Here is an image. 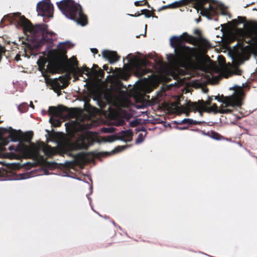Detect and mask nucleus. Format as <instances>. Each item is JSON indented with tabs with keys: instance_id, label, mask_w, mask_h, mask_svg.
Wrapping results in <instances>:
<instances>
[{
	"instance_id": "obj_1",
	"label": "nucleus",
	"mask_w": 257,
	"mask_h": 257,
	"mask_svg": "<svg viewBox=\"0 0 257 257\" xmlns=\"http://www.w3.org/2000/svg\"><path fill=\"white\" fill-rule=\"evenodd\" d=\"M197 38L185 32L179 37L173 36L170 39V45L174 49L175 55L171 54L170 59L183 67L193 64L200 59V53L198 48L190 47L184 44V42L196 45Z\"/></svg>"
},
{
	"instance_id": "obj_2",
	"label": "nucleus",
	"mask_w": 257,
	"mask_h": 257,
	"mask_svg": "<svg viewBox=\"0 0 257 257\" xmlns=\"http://www.w3.org/2000/svg\"><path fill=\"white\" fill-rule=\"evenodd\" d=\"M13 20L17 22L19 25L22 26L24 32L29 34L31 38L30 42H23L25 47L30 50L37 49L41 47L44 43L52 44L53 37L56 34L48 30V26L45 24L33 25L25 16L17 13L13 15Z\"/></svg>"
},
{
	"instance_id": "obj_3",
	"label": "nucleus",
	"mask_w": 257,
	"mask_h": 257,
	"mask_svg": "<svg viewBox=\"0 0 257 257\" xmlns=\"http://www.w3.org/2000/svg\"><path fill=\"white\" fill-rule=\"evenodd\" d=\"M51 61L49 63L47 68L52 73H56L59 70L64 69L66 71L73 72L79 76H82L83 74L89 76L90 69L86 66L81 68L78 67V62L75 57H73L68 60L66 51L61 47L51 51Z\"/></svg>"
},
{
	"instance_id": "obj_4",
	"label": "nucleus",
	"mask_w": 257,
	"mask_h": 257,
	"mask_svg": "<svg viewBox=\"0 0 257 257\" xmlns=\"http://www.w3.org/2000/svg\"><path fill=\"white\" fill-rule=\"evenodd\" d=\"M57 5L63 15L67 18L74 20L82 26L88 24V19L82 11L81 6L73 0H62L57 3Z\"/></svg>"
},
{
	"instance_id": "obj_5",
	"label": "nucleus",
	"mask_w": 257,
	"mask_h": 257,
	"mask_svg": "<svg viewBox=\"0 0 257 257\" xmlns=\"http://www.w3.org/2000/svg\"><path fill=\"white\" fill-rule=\"evenodd\" d=\"M194 5V8L201 10L202 16H206L209 19H212L217 15L218 6L216 3H210V0H181L169 5L168 8H178L190 4Z\"/></svg>"
},
{
	"instance_id": "obj_6",
	"label": "nucleus",
	"mask_w": 257,
	"mask_h": 257,
	"mask_svg": "<svg viewBox=\"0 0 257 257\" xmlns=\"http://www.w3.org/2000/svg\"><path fill=\"white\" fill-rule=\"evenodd\" d=\"M94 142V139L91 136L86 134L81 136L75 142L70 140L64 142L61 145L60 148L65 153L75 150H86L90 146L93 145Z\"/></svg>"
},
{
	"instance_id": "obj_7",
	"label": "nucleus",
	"mask_w": 257,
	"mask_h": 257,
	"mask_svg": "<svg viewBox=\"0 0 257 257\" xmlns=\"http://www.w3.org/2000/svg\"><path fill=\"white\" fill-rule=\"evenodd\" d=\"M242 92L241 91L235 92L229 96H223L220 98L218 96L215 97V99L219 102H222L225 107H240L242 104Z\"/></svg>"
},
{
	"instance_id": "obj_8",
	"label": "nucleus",
	"mask_w": 257,
	"mask_h": 257,
	"mask_svg": "<svg viewBox=\"0 0 257 257\" xmlns=\"http://www.w3.org/2000/svg\"><path fill=\"white\" fill-rule=\"evenodd\" d=\"M49 114L56 117L64 116L67 118H74L75 111L73 108H69L65 106L60 105L58 106H50L48 110Z\"/></svg>"
},
{
	"instance_id": "obj_9",
	"label": "nucleus",
	"mask_w": 257,
	"mask_h": 257,
	"mask_svg": "<svg viewBox=\"0 0 257 257\" xmlns=\"http://www.w3.org/2000/svg\"><path fill=\"white\" fill-rule=\"evenodd\" d=\"M7 133H9L8 138H4L2 139V145L0 144V151L4 150V146L6 145L9 142V139L12 142L19 141L21 138L22 132L13 130L12 127L9 129L0 127V136H3Z\"/></svg>"
},
{
	"instance_id": "obj_10",
	"label": "nucleus",
	"mask_w": 257,
	"mask_h": 257,
	"mask_svg": "<svg viewBox=\"0 0 257 257\" xmlns=\"http://www.w3.org/2000/svg\"><path fill=\"white\" fill-rule=\"evenodd\" d=\"M37 11L38 14L42 17L52 18L53 14V6L51 4L50 0L41 1L37 4Z\"/></svg>"
},
{
	"instance_id": "obj_11",
	"label": "nucleus",
	"mask_w": 257,
	"mask_h": 257,
	"mask_svg": "<svg viewBox=\"0 0 257 257\" xmlns=\"http://www.w3.org/2000/svg\"><path fill=\"white\" fill-rule=\"evenodd\" d=\"M133 133L131 130L122 131L113 136H108L107 141L112 142L115 140H121L125 142H130L132 140Z\"/></svg>"
},
{
	"instance_id": "obj_12",
	"label": "nucleus",
	"mask_w": 257,
	"mask_h": 257,
	"mask_svg": "<svg viewBox=\"0 0 257 257\" xmlns=\"http://www.w3.org/2000/svg\"><path fill=\"white\" fill-rule=\"evenodd\" d=\"M251 29L253 32V36L252 37H251L250 35L245 33L243 29L239 30V32L241 33L242 39L238 41V44H242L245 42L246 43L250 44L252 41L257 43V23L252 26Z\"/></svg>"
},
{
	"instance_id": "obj_13",
	"label": "nucleus",
	"mask_w": 257,
	"mask_h": 257,
	"mask_svg": "<svg viewBox=\"0 0 257 257\" xmlns=\"http://www.w3.org/2000/svg\"><path fill=\"white\" fill-rule=\"evenodd\" d=\"M148 61L146 60L138 62L135 66V75L138 77H142L147 73L151 72V69L144 67L148 65Z\"/></svg>"
},
{
	"instance_id": "obj_14",
	"label": "nucleus",
	"mask_w": 257,
	"mask_h": 257,
	"mask_svg": "<svg viewBox=\"0 0 257 257\" xmlns=\"http://www.w3.org/2000/svg\"><path fill=\"white\" fill-rule=\"evenodd\" d=\"M102 55L103 57L107 59L110 64L115 63L120 59V56L115 51L104 50L102 52Z\"/></svg>"
},
{
	"instance_id": "obj_15",
	"label": "nucleus",
	"mask_w": 257,
	"mask_h": 257,
	"mask_svg": "<svg viewBox=\"0 0 257 257\" xmlns=\"http://www.w3.org/2000/svg\"><path fill=\"white\" fill-rule=\"evenodd\" d=\"M227 107H225L222 106L220 108H218L216 104L214 103L212 106L208 107H205L204 109V111L205 112H214V113L219 112L220 113H230L232 111V109L230 108H226Z\"/></svg>"
},
{
	"instance_id": "obj_16",
	"label": "nucleus",
	"mask_w": 257,
	"mask_h": 257,
	"mask_svg": "<svg viewBox=\"0 0 257 257\" xmlns=\"http://www.w3.org/2000/svg\"><path fill=\"white\" fill-rule=\"evenodd\" d=\"M9 149L11 151H14L17 152L24 153L28 150L29 147L20 141L16 147L13 145L10 146Z\"/></svg>"
},
{
	"instance_id": "obj_17",
	"label": "nucleus",
	"mask_w": 257,
	"mask_h": 257,
	"mask_svg": "<svg viewBox=\"0 0 257 257\" xmlns=\"http://www.w3.org/2000/svg\"><path fill=\"white\" fill-rule=\"evenodd\" d=\"M184 108L185 110L189 111L191 110H198L201 114H202L201 111H203V109L199 103V101L198 102H189L187 103L186 107H185Z\"/></svg>"
},
{
	"instance_id": "obj_18",
	"label": "nucleus",
	"mask_w": 257,
	"mask_h": 257,
	"mask_svg": "<svg viewBox=\"0 0 257 257\" xmlns=\"http://www.w3.org/2000/svg\"><path fill=\"white\" fill-rule=\"evenodd\" d=\"M43 151L45 155L48 158H51L55 154V151L50 146L47 145L43 147Z\"/></svg>"
},
{
	"instance_id": "obj_19",
	"label": "nucleus",
	"mask_w": 257,
	"mask_h": 257,
	"mask_svg": "<svg viewBox=\"0 0 257 257\" xmlns=\"http://www.w3.org/2000/svg\"><path fill=\"white\" fill-rule=\"evenodd\" d=\"M70 79V77L67 75L61 76L58 78V80L62 83V85H61V89H63L68 87L69 84V80Z\"/></svg>"
},
{
	"instance_id": "obj_20",
	"label": "nucleus",
	"mask_w": 257,
	"mask_h": 257,
	"mask_svg": "<svg viewBox=\"0 0 257 257\" xmlns=\"http://www.w3.org/2000/svg\"><path fill=\"white\" fill-rule=\"evenodd\" d=\"M49 84L55 92H57L62 89L61 85H60V83L58 82V79L57 78L50 80Z\"/></svg>"
},
{
	"instance_id": "obj_21",
	"label": "nucleus",
	"mask_w": 257,
	"mask_h": 257,
	"mask_svg": "<svg viewBox=\"0 0 257 257\" xmlns=\"http://www.w3.org/2000/svg\"><path fill=\"white\" fill-rule=\"evenodd\" d=\"M212 100V98L210 96L208 97V99L206 101H204L203 100H199V103H200L203 111H204V109H205V107H208L207 106L210 105Z\"/></svg>"
},
{
	"instance_id": "obj_22",
	"label": "nucleus",
	"mask_w": 257,
	"mask_h": 257,
	"mask_svg": "<svg viewBox=\"0 0 257 257\" xmlns=\"http://www.w3.org/2000/svg\"><path fill=\"white\" fill-rule=\"evenodd\" d=\"M22 139L27 143H30L33 138V133L32 132H29L25 133V134H21Z\"/></svg>"
},
{
	"instance_id": "obj_23",
	"label": "nucleus",
	"mask_w": 257,
	"mask_h": 257,
	"mask_svg": "<svg viewBox=\"0 0 257 257\" xmlns=\"http://www.w3.org/2000/svg\"><path fill=\"white\" fill-rule=\"evenodd\" d=\"M202 123L201 121H197L196 120H193L190 118H185L182 120L181 124L188 123L190 125L193 124H200Z\"/></svg>"
},
{
	"instance_id": "obj_24",
	"label": "nucleus",
	"mask_w": 257,
	"mask_h": 257,
	"mask_svg": "<svg viewBox=\"0 0 257 257\" xmlns=\"http://www.w3.org/2000/svg\"><path fill=\"white\" fill-rule=\"evenodd\" d=\"M246 22L245 17L238 16L237 19H234L232 21V23L233 25L237 26L239 24L244 23Z\"/></svg>"
},
{
	"instance_id": "obj_25",
	"label": "nucleus",
	"mask_w": 257,
	"mask_h": 257,
	"mask_svg": "<svg viewBox=\"0 0 257 257\" xmlns=\"http://www.w3.org/2000/svg\"><path fill=\"white\" fill-rule=\"evenodd\" d=\"M50 122L55 127H59L61 126L62 122L58 119H53L52 117L50 118Z\"/></svg>"
},
{
	"instance_id": "obj_26",
	"label": "nucleus",
	"mask_w": 257,
	"mask_h": 257,
	"mask_svg": "<svg viewBox=\"0 0 257 257\" xmlns=\"http://www.w3.org/2000/svg\"><path fill=\"white\" fill-rule=\"evenodd\" d=\"M115 129L113 127H104L102 128L103 132L105 133H112L115 132Z\"/></svg>"
},
{
	"instance_id": "obj_27",
	"label": "nucleus",
	"mask_w": 257,
	"mask_h": 257,
	"mask_svg": "<svg viewBox=\"0 0 257 257\" xmlns=\"http://www.w3.org/2000/svg\"><path fill=\"white\" fill-rule=\"evenodd\" d=\"M134 4L136 7L143 6L148 4V2L147 0H143L142 1H136Z\"/></svg>"
},
{
	"instance_id": "obj_28",
	"label": "nucleus",
	"mask_w": 257,
	"mask_h": 257,
	"mask_svg": "<svg viewBox=\"0 0 257 257\" xmlns=\"http://www.w3.org/2000/svg\"><path fill=\"white\" fill-rule=\"evenodd\" d=\"M142 14H144L145 15L146 17L150 18L151 17V15L152 12L147 9H144L141 11Z\"/></svg>"
},
{
	"instance_id": "obj_29",
	"label": "nucleus",
	"mask_w": 257,
	"mask_h": 257,
	"mask_svg": "<svg viewBox=\"0 0 257 257\" xmlns=\"http://www.w3.org/2000/svg\"><path fill=\"white\" fill-rule=\"evenodd\" d=\"M95 74L96 75V76L102 78L103 77L104 75V71L101 69H99L98 71H95Z\"/></svg>"
},
{
	"instance_id": "obj_30",
	"label": "nucleus",
	"mask_w": 257,
	"mask_h": 257,
	"mask_svg": "<svg viewBox=\"0 0 257 257\" xmlns=\"http://www.w3.org/2000/svg\"><path fill=\"white\" fill-rule=\"evenodd\" d=\"M144 140V136L142 134H140L138 135V138L137 139L136 142L137 144L142 143Z\"/></svg>"
},
{
	"instance_id": "obj_31",
	"label": "nucleus",
	"mask_w": 257,
	"mask_h": 257,
	"mask_svg": "<svg viewBox=\"0 0 257 257\" xmlns=\"http://www.w3.org/2000/svg\"><path fill=\"white\" fill-rule=\"evenodd\" d=\"M201 41H202V45H203L204 47H208L210 46L209 42L207 40H206V39H201Z\"/></svg>"
},
{
	"instance_id": "obj_32",
	"label": "nucleus",
	"mask_w": 257,
	"mask_h": 257,
	"mask_svg": "<svg viewBox=\"0 0 257 257\" xmlns=\"http://www.w3.org/2000/svg\"><path fill=\"white\" fill-rule=\"evenodd\" d=\"M45 164L47 167L51 168H53L55 167V163L53 162H49L48 161H45Z\"/></svg>"
},
{
	"instance_id": "obj_33",
	"label": "nucleus",
	"mask_w": 257,
	"mask_h": 257,
	"mask_svg": "<svg viewBox=\"0 0 257 257\" xmlns=\"http://www.w3.org/2000/svg\"><path fill=\"white\" fill-rule=\"evenodd\" d=\"M98 105L99 106V107L101 108H104L106 105V104L102 101H99L98 102Z\"/></svg>"
},
{
	"instance_id": "obj_34",
	"label": "nucleus",
	"mask_w": 257,
	"mask_h": 257,
	"mask_svg": "<svg viewBox=\"0 0 257 257\" xmlns=\"http://www.w3.org/2000/svg\"><path fill=\"white\" fill-rule=\"evenodd\" d=\"M194 34L198 35L199 37L201 36V32L200 30L196 29L194 31Z\"/></svg>"
},
{
	"instance_id": "obj_35",
	"label": "nucleus",
	"mask_w": 257,
	"mask_h": 257,
	"mask_svg": "<svg viewBox=\"0 0 257 257\" xmlns=\"http://www.w3.org/2000/svg\"><path fill=\"white\" fill-rule=\"evenodd\" d=\"M91 51L94 54H97L98 52V50L97 49H96V48H91Z\"/></svg>"
},
{
	"instance_id": "obj_36",
	"label": "nucleus",
	"mask_w": 257,
	"mask_h": 257,
	"mask_svg": "<svg viewBox=\"0 0 257 257\" xmlns=\"http://www.w3.org/2000/svg\"><path fill=\"white\" fill-rule=\"evenodd\" d=\"M237 75H241V73H242V71L239 69H237L236 70V73H235Z\"/></svg>"
},
{
	"instance_id": "obj_37",
	"label": "nucleus",
	"mask_w": 257,
	"mask_h": 257,
	"mask_svg": "<svg viewBox=\"0 0 257 257\" xmlns=\"http://www.w3.org/2000/svg\"><path fill=\"white\" fill-rule=\"evenodd\" d=\"M108 153L107 152H105V153H99L97 154V156H105Z\"/></svg>"
},
{
	"instance_id": "obj_38",
	"label": "nucleus",
	"mask_w": 257,
	"mask_h": 257,
	"mask_svg": "<svg viewBox=\"0 0 257 257\" xmlns=\"http://www.w3.org/2000/svg\"><path fill=\"white\" fill-rule=\"evenodd\" d=\"M103 68L105 70H107L108 69V66L107 65H104L103 66Z\"/></svg>"
},
{
	"instance_id": "obj_39",
	"label": "nucleus",
	"mask_w": 257,
	"mask_h": 257,
	"mask_svg": "<svg viewBox=\"0 0 257 257\" xmlns=\"http://www.w3.org/2000/svg\"><path fill=\"white\" fill-rule=\"evenodd\" d=\"M124 123V121L123 120H121L118 122V125H122Z\"/></svg>"
},
{
	"instance_id": "obj_40",
	"label": "nucleus",
	"mask_w": 257,
	"mask_h": 257,
	"mask_svg": "<svg viewBox=\"0 0 257 257\" xmlns=\"http://www.w3.org/2000/svg\"><path fill=\"white\" fill-rule=\"evenodd\" d=\"M141 15V14H140L139 12H138L137 13H136L135 14V15H134V16H135V17H139V16H140ZM131 16H134V15H131Z\"/></svg>"
},
{
	"instance_id": "obj_41",
	"label": "nucleus",
	"mask_w": 257,
	"mask_h": 257,
	"mask_svg": "<svg viewBox=\"0 0 257 257\" xmlns=\"http://www.w3.org/2000/svg\"><path fill=\"white\" fill-rule=\"evenodd\" d=\"M15 59L17 61H19V60H20V56L19 55H17L15 58Z\"/></svg>"
},
{
	"instance_id": "obj_42",
	"label": "nucleus",
	"mask_w": 257,
	"mask_h": 257,
	"mask_svg": "<svg viewBox=\"0 0 257 257\" xmlns=\"http://www.w3.org/2000/svg\"><path fill=\"white\" fill-rule=\"evenodd\" d=\"M151 17H154L157 18V16H156L154 12H152L151 15Z\"/></svg>"
},
{
	"instance_id": "obj_43",
	"label": "nucleus",
	"mask_w": 257,
	"mask_h": 257,
	"mask_svg": "<svg viewBox=\"0 0 257 257\" xmlns=\"http://www.w3.org/2000/svg\"><path fill=\"white\" fill-rule=\"evenodd\" d=\"M22 105H20V106L19 107V109L20 110V111L21 112H24V111L22 109Z\"/></svg>"
},
{
	"instance_id": "obj_44",
	"label": "nucleus",
	"mask_w": 257,
	"mask_h": 257,
	"mask_svg": "<svg viewBox=\"0 0 257 257\" xmlns=\"http://www.w3.org/2000/svg\"><path fill=\"white\" fill-rule=\"evenodd\" d=\"M131 124L132 126H136V122H135V121L134 122V121L132 122Z\"/></svg>"
},
{
	"instance_id": "obj_45",
	"label": "nucleus",
	"mask_w": 257,
	"mask_h": 257,
	"mask_svg": "<svg viewBox=\"0 0 257 257\" xmlns=\"http://www.w3.org/2000/svg\"><path fill=\"white\" fill-rule=\"evenodd\" d=\"M31 107H33V108H34V104L32 103V102H31Z\"/></svg>"
},
{
	"instance_id": "obj_46",
	"label": "nucleus",
	"mask_w": 257,
	"mask_h": 257,
	"mask_svg": "<svg viewBox=\"0 0 257 257\" xmlns=\"http://www.w3.org/2000/svg\"><path fill=\"white\" fill-rule=\"evenodd\" d=\"M146 5H147L149 8H150V6L149 5V4L148 3V4H147Z\"/></svg>"
},
{
	"instance_id": "obj_47",
	"label": "nucleus",
	"mask_w": 257,
	"mask_h": 257,
	"mask_svg": "<svg viewBox=\"0 0 257 257\" xmlns=\"http://www.w3.org/2000/svg\"><path fill=\"white\" fill-rule=\"evenodd\" d=\"M120 148V147H118L117 148H115V150L116 151H119V150H117L118 148Z\"/></svg>"
},
{
	"instance_id": "obj_48",
	"label": "nucleus",
	"mask_w": 257,
	"mask_h": 257,
	"mask_svg": "<svg viewBox=\"0 0 257 257\" xmlns=\"http://www.w3.org/2000/svg\"><path fill=\"white\" fill-rule=\"evenodd\" d=\"M200 20H201V18H199L197 21L199 22V21H200Z\"/></svg>"
},
{
	"instance_id": "obj_49",
	"label": "nucleus",
	"mask_w": 257,
	"mask_h": 257,
	"mask_svg": "<svg viewBox=\"0 0 257 257\" xmlns=\"http://www.w3.org/2000/svg\"><path fill=\"white\" fill-rule=\"evenodd\" d=\"M94 66H95V67H98V66H97V65H94Z\"/></svg>"
},
{
	"instance_id": "obj_50",
	"label": "nucleus",
	"mask_w": 257,
	"mask_h": 257,
	"mask_svg": "<svg viewBox=\"0 0 257 257\" xmlns=\"http://www.w3.org/2000/svg\"><path fill=\"white\" fill-rule=\"evenodd\" d=\"M77 79H78V78H75L74 81H75V80H77Z\"/></svg>"
},
{
	"instance_id": "obj_51",
	"label": "nucleus",
	"mask_w": 257,
	"mask_h": 257,
	"mask_svg": "<svg viewBox=\"0 0 257 257\" xmlns=\"http://www.w3.org/2000/svg\"><path fill=\"white\" fill-rule=\"evenodd\" d=\"M110 108H110V107L109 106V107H108V109L109 110V109H110Z\"/></svg>"
},
{
	"instance_id": "obj_52",
	"label": "nucleus",
	"mask_w": 257,
	"mask_h": 257,
	"mask_svg": "<svg viewBox=\"0 0 257 257\" xmlns=\"http://www.w3.org/2000/svg\"><path fill=\"white\" fill-rule=\"evenodd\" d=\"M92 153L93 155H95V154H94V153H93V152H92V153Z\"/></svg>"
},
{
	"instance_id": "obj_53",
	"label": "nucleus",
	"mask_w": 257,
	"mask_h": 257,
	"mask_svg": "<svg viewBox=\"0 0 257 257\" xmlns=\"http://www.w3.org/2000/svg\"><path fill=\"white\" fill-rule=\"evenodd\" d=\"M69 155H70V156H71V155H72V154H71V153H69Z\"/></svg>"
}]
</instances>
